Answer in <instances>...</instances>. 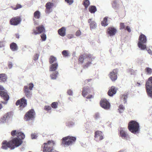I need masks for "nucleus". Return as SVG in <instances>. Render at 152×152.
I'll return each mask as SVG.
<instances>
[{
	"label": "nucleus",
	"mask_w": 152,
	"mask_h": 152,
	"mask_svg": "<svg viewBox=\"0 0 152 152\" xmlns=\"http://www.w3.org/2000/svg\"><path fill=\"white\" fill-rule=\"evenodd\" d=\"M22 142L23 141L22 140H18L17 138H15L8 142L6 141H4L2 143L1 148L6 150L8 148H10L11 150H13L15 147H18L20 145Z\"/></svg>",
	"instance_id": "obj_1"
},
{
	"label": "nucleus",
	"mask_w": 152,
	"mask_h": 152,
	"mask_svg": "<svg viewBox=\"0 0 152 152\" xmlns=\"http://www.w3.org/2000/svg\"><path fill=\"white\" fill-rule=\"evenodd\" d=\"M95 57L90 54H84L80 56L79 58V61L81 64L88 61L84 66V67H88L91 64V61L95 59Z\"/></svg>",
	"instance_id": "obj_2"
},
{
	"label": "nucleus",
	"mask_w": 152,
	"mask_h": 152,
	"mask_svg": "<svg viewBox=\"0 0 152 152\" xmlns=\"http://www.w3.org/2000/svg\"><path fill=\"white\" fill-rule=\"evenodd\" d=\"M55 144V142L52 140L48 141L47 143H45L42 145L44 152H55L56 151L53 148Z\"/></svg>",
	"instance_id": "obj_3"
},
{
	"label": "nucleus",
	"mask_w": 152,
	"mask_h": 152,
	"mask_svg": "<svg viewBox=\"0 0 152 152\" xmlns=\"http://www.w3.org/2000/svg\"><path fill=\"white\" fill-rule=\"evenodd\" d=\"M76 140L75 137L68 136L62 139V145L65 147L72 145Z\"/></svg>",
	"instance_id": "obj_4"
},
{
	"label": "nucleus",
	"mask_w": 152,
	"mask_h": 152,
	"mask_svg": "<svg viewBox=\"0 0 152 152\" xmlns=\"http://www.w3.org/2000/svg\"><path fill=\"white\" fill-rule=\"evenodd\" d=\"M34 87V85L32 83L28 84L27 86L24 87L23 91L26 97L30 99L32 96V90Z\"/></svg>",
	"instance_id": "obj_5"
},
{
	"label": "nucleus",
	"mask_w": 152,
	"mask_h": 152,
	"mask_svg": "<svg viewBox=\"0 0 152 152\" xmlns=\"http://www.w3.org/2000/svg\"><path fill=\"white\" fill-rule=\"evenodd\" d=\"M128 129L131 132L135 134L139 131V124L135 121H132L129 124Z\"/></svg>",
	"instance_id": "obj_6"
},
{
	"label": "nucleus",
	"mask_w": 152,
	"mask_h": 152,
	"mask_svg": "<svg viewBox=\"0 0 152 152\" xmlns=\"http://www.w3.org/2000/svg\"><path fill=\"white\" fill-rule=\"evenodd\" d=\"M147 41L146 37L144 34H142L139 37L138 45L139 48L142 50H145L146 48L145 44Z\"/></svg>",
	"instance_id": "obj_7"
},
{
	"label": "nucleus",
	"mask_w": 152,
	"mask_h": 152,
	"mask_svg": "<svg viewBox=\"0 0 152 152\" xmlns=\"http://www.w3.org/2000/svg\"><path fill=\"white\" fill-rule=\"evenodd\" d=\"M146 91L148 96L152 98V76L150 77L145 84Z\"/></svg>",
	"instance_id": "obj_8"
},
{
	"label": "nucleus",
	"mask_w": 152,
	"mask_h": 152,
	"mask_svg": "<svg viewBox=\"0 0 152 152\" xmlns=\"http://www.w3.org/2000/svg\"><path fill=\"white\" fill-rule=\"evenodd\" d=\"M11 135L12 136L16 135L18 140H22L25 137V135L24 134L21 132H19L18 131H16V130L12 131L11 132Z\"/></svg>",
	"instance_id": "obj_9"
},
{
	"label": "nucleus",
	"mask_w": 152,
	"mask_h": 152,
	"mask_svg": "<svg viewBox=\"0 0 152 152\" xmlns=\"http://www.w3.org/2000/svg\"><path fill=\"white\" fill-rule=\"evenodd\" d=\"M35 113L33 109L29 110L25 115V119L26 121L33 120L34 118Z\"/></svg>",
	"instance_id": "obj_10"
},
{
	"label": "nucleus",
	"mask_w": 152,
	"mask_h": 152,
	"mask_svg": "<svg viewBox=\"0 0 152 152\" xmlns=\"http://www.w3.org/2000/svg\"><path fill=\"white\" fill-rule=\"evenodd\" d=\"M0 95L2 98L4 99L5 101L2 102V103L4 104H6L7 103V101L9 100V98L7 91H0Z\"/></svg>",
	"instance_id": "obj_11"
},
{
	"label": "nucleus",
	"mask_w": 152,
	"mask_h": 152,
	"mask_svg": "<svg viewBox=\"0 0 152 152\" xmlns=\"http://www.w3.org/2000/svg\"><path fill=\"white\" fill-rule=\"evenodd\" d=\"M100 104L101 107L105 110H109L110 107V104L106 99H102Z\"/></svg>",
	"instance_id": "obj_12"
},
{
	"label": "nucleus",
	"mask_w": 152,
	"mask_h": 152,
	"mask_svg": "<svg viewBox=\"0 0 152 152\" xmlns=\"http://www.w3.org/2000/svg\"><path fill=\"white\" fill-rule=\"evenodd\" d=\"M94 140L96 141L99 142L103 139V134L100 131H97L95 133Z\"/></svg>",
	"instance_id": "obj_13"
},
{
	"label": "nucleus",
	"mask_w": 152,
	"mask_h": 152,
	"mask_svg": "<svg viewBox=\"0 0 152 152\" xmlns=\"http://www.w3.org/2000/svg\"><path fill=\"white\" fill-rule=\"evenodd\" d=\"M118 72V69H115L110 73L109 77L112 81H115L117 80Z\"/></svg>",
	"instance_id": "obj_14"
},
{
	"label": "nucleus",
	"mask_w": 152,
	"mask_h": 152,
	"mask_svg": "<svg viewBox=\"0 0 152 152\" xmlns=\"http://www.w3.org/2000/svg\"><path fill=\"white\" fill-rule=\"evenodd\" d=\"M54 6V4L51 2H47L45 6L46 9L45 10V12L46 13L49 14L52 12V8Z\"/></svg>",
	"instance_id": "obj_15"
},
{
	"label": "nucleus",
	"mask_w": 152,
	"mask_h": 152,
	"mask_svg": "<svg viewBox=\"0 0 152 152\" xmlns=\"http://www.w3.org/2000/svg\"><path fill=\"white\" fill-rule=\"evenodd\" d=\"M21 21V18L19 17H16L11 19L10 23L11 25L16 26L19 24Z\"/></svg>",
	"instance_id": "obj_16"
},
{
	"label": "nucleus",
	"mask_w": 152,
	"mask_h": 152,
	"mask_svg": "<svg viewBox=\"0 0 152 152\" xmlns=\"http://www.w3.org/2000/svg\"><path fill=\"white\" fill-rule=\"evenodd\" d=\"M16 105H20L21 107H24L27 105V100L24 97L23 98L20 100L17 101L16 103Z\"/></svg>",
	"instance_id": "obj_17"
},
{
	"label": "nucleus",
	"mask_w": 152,
	"mask_h": 152,
	"mask_svg": "<svg viewBox=\"0 0 152 152\" xmlns=\"http://www.w3.org/2000/svg\"><path fill=\"white\" fill-rule=\"evenodd\" d=\"M36 28L37 31L35 29H34L33 30V32L32 34H34L37 35L45 31V28L44 26L42 25L39 27H36Z\"/></svg>",
	"instance_id": "obj_18"
},
{
	"label": "nucleus",
	"mask_w": 152,
	"mask_h": 152,
	"mask_svg": "<svg viewBox=\"0 0 152 152\" xmlns=\"http://www.w3.org/2000/svg\"><path fill=\"white\" fill-rule=\"evenodd\" d=\"M11 116V113H8L2 117L0 120V123H4L6 122V121L9 119Z\"/></svg>",
	"instance_id": "obj_19"
},
{
	"label": "nucleus",
	"mask_w": 152,
	"mask_h": 152,
	"mask_svg": "<svg viewBox=\"0 0 152 152\" xmlns=\"http://www.w3.org/2000/svg\"><path fill=\"white\" fill-rule=\"evenodd\" d=\"M108 34L110 36L115 35L117 32V30L113 27H109L107 30Z\"/></svg>",
	"instance_id": "obj_20"
},
{
	"label": "nucleus",
	"mask_w": 152,
	"mask_h": 152,
	"mask_svg": "<svg viewBox=\"0 0 152 152\" xmlns=\"http://www.w3.org/2000/svg\"><path fill=\"white\" fill-rule=\"evenodd\" d=\"M120 136L124 139H127L128 137V135L126 132L123 129L121 130L120 132Z\"/></svg>",
	"instance_id": "obj_21"
},
{
	"label": "nucleus",
	"mask_w": 152,
	"mask_h": 152,
	"mask_svg": "<svg viewBox=\"0 0 152 152\" xmlns=\"http://www.w3.org/2000/svg\"><path fill=\"white\" fill-rule=\"evenodd\" d=\"M88 22L90 23V26L91 29H95L96 26V24L94 21H92L91 19H89L88 20Z\"/></svg>",
	"instance_id": "obj_22"
},
{
	"label": "nucleus",
	"mask_w": 152,
	"mask_h": 152,
	"mask_svg": "<svg viewBox=\"0 0 152 152\" xmlns=\"http://www.w3.org/2000/svg\"><path fill=\"white\" fill-rule=\"evenodd\" d=\"M116 92V90L115 87L113 86L111 87V88L109 89L108 92V95L110 96H112L113 95L115 94Z\"/></svg>",
	"instance_id": "obj_23"
},
{
	"label": "nucleus",
	"mask_w": 152,
	"mask_h": 152,
	"mask_svg": "<svg viewBox=\"0 0 152 152\" xmlns=\"http://www.w3.org/2000/svg\"><path fill=\"white\" fill-rule=\"evenodd\" d=\"M116 92V90L115 87L113 86L111 87V88L109 89L108 92V95L110 96H112L113 95L115 94Z\"/></svg>",
	"instance_id": "obj_24"
},
{
	"label": "nucleus",
	"mask_w": 152,
	"mask_h": 152,
	"mask_svg": "<svg viewBox=\"0 0 152 152\" xmlns=\"http://www.w3.org/2000/svg\"><path fill=\"white\" fill-rule=\"evenodd\" d=\"M66 29L65 27H62L58 29V34L61 36L64 37L66 34Z\"/></svg>",
	"instance_id": "obj_25"
},
{
	"label": "nucleus",
	"mask_w": 152,
	"mask_h": 152,
	"mask_svg": "<svg viewBox=\"0 0 152 152\" xmlns=\"http://www.w3.org/2000/svg\"><path fill=\"white\" fill-rule=\"evenodd\" d=\"M90 91L89 88L88 87H84L83 88L82 94L83 96L85 97Z\"/></svg>",
	"instance_id": "obj_26"
},
{
	"label": "nucleus",
	"mask_w": 152,
	"mask_h": 152,
	"mask_svg": "<svg viewBox=\"0 0 152 152\" xmlns=\"http://www.w3.org/2000/svg\"><path fill=\"white\" fill-rule=\"evenodd\" d=\"M58 64L57 62L52 64L50 67V71H55L58 68Z\"/></svg>",
	"instance_id": "obj_27"
},
{
	"label": "nucleus",
	"mask_w": 152,
	"mask_h": 152,
	"mask_svg": "<svg viewBox=\"0 0 152 152\" xmlns=\"http://www.w3.org/2000/svg\"><path fill=\"white\" fill-rule=\"evenodd\" d=\"M10 48L12 51H16L18 49V47L16 43L13 42L10 45Z\"/></svg>",
	"instance_id": "obj_28"
},
{
	"label": "nucleus",
	"mask_w": 152,
	"mask_h": 152,
	"mask_svg": "<svg viewBox=\"0 0 152 152\" xmlns=\"http://www.w3.org/2000/svg\"><path fill=\"white\" fill-rule=\"evenodd\" d=\"M7 77L4 74H0V82H5L7 81Z\"/></svg>",
	"instance_id": "obj_29"
},
{
	"label": "nucleus",
	"mask_w": 152,
	"mask_h": 152,
	"mask_svg": "<svg viewBox=\"0 0 152 152\" xmlns=\"http://www.w3.org/2000/svg\"><path fill=\"white\" fill-rule=\"evenodd\" d=\"M118 0H114L113 1L112 4V7L115 10L117 9L118 7Z\"/></svg>",
	"instance_id": "obj_30"
},
{
	"label": "nucleus",
	"mask_w": 152,
	"mask_h": 152,
	"mask_svg": "<svg viewBox=\"0 0 152 152\" xmlns=\"http://www.w3.org/2000/svg\"><path fill=\"white\" fill-rule=\"evenodd\" d=\"M89 10L91 13H94L96 11V8L94 6H91L89 8Z\"/></svg>",
	"instance_id": "obj_31"
},
{
	"label": "nucleus",
	"mask_w": 152,
	"mask_h": 152,
	"mask_svg": "<svg viewBox=\"0 0 152 152\" xmlns=\"http://www.w3.org/2000/svg\"><path fill=\"white\" fill-rule=\"evenodd\" d=\"M58 74V73L57 71H55L53 72L50 75L51 79L55 80L56 78L57 75Z\"/></svg>",
	"instance_id": "obj_32"
},
{
	"label": "nucleus",
	"mask_w": 152,
	"mask_h": 152,
	"mask_svg": "<svg viewBox=\"0 0 152 152\" xmlns=\"http://www.w3.org/2000/svg\"><path fill=\"white\" fill-rule=\"evenodd\" d=\"M57 59L55 57L53 56H51L49 58V62L51 64L53 63H55L56 62Z\"/></svg>",
	"instance_id": "obj_33"
},
{
	"label": "nucleus",
	"mask_w": 152,
	"mask_h": 152,
	"mask_svg": "<svg viewBox=\"0 0 152 152\" xmlns=\"http://www.w3.org/2000/svg\"><path fill=\"white\" fill-rule=\"evenodd\" d=\"M34 17L37 19H39L40 16V13L39 11H36L34 14Z\"/></svg>",
	"instance_id": "obj_34"
},
{
	"label": "nucleus",
	"mask_w": 152,
	"mask_h": 152,
	"mask_svg": "<svg viewBox=\"0 0 152 152\" xmlns=\"http://www.w3.org/2000/svg\"><path fill=\"white\" fill-rule=\"evenodd\" d=\"M101 24L102 26L105 27L108 25L107 17H105L104 18L103 20L102 21Z\"/></svg>",
	"instance_id": "obj_35"
},
{
	"label": "nucleus",
	"mask_w": 152,
	"mask_h": 152,
	"mask_svg": "<svg viewBox=\"0 0 152 152\" xmlns=\"http://www.w3.org/2000/svg\"><path fill=\"white\" fill-rule=\"evenodd\" d=\"M83 4L85 7V8L87 9L90 4V2L88 0H85L83 1Z\"/></svg>",
	"instance_id": "obj_36"
},
{
	"label": "nucleus",
	"mask_w": 152,
	"mask_h": 152,
	"mask_svg": "<svg viewBox=\"0 0 152 152\" xmlns=\"http://www.w3.org/2000/svg\"><path fill=\"white\" fill-rule=\"evenodd\" d=\"M75 122L72 121H69L66 122V126L69 127H72L74 125Z\"/></svg>",
	"instance_id": "obj_37"
},
{
	"label": "nucleus",
	"mask_w": 152,
	"mask_h": 152,
	"mask_svg": "<svg viewBox=\"0 0 152 152\" xmlns=\"http://www.w3.org/2000/svg\"><path fill=\"white\" fill-rule=\"evenodd\" d=\"M69 51L67 50H64L62 52V55L64 57H68L69 56Z\"/></svg>",
	"instance_id": "obj_38"
},
{
	"label": "nucleus",
	"mask_w": 152,
	"mask_h": 152,
	"mask_svg": "<svg viewBox=\"0 0 152 152\" xmlns=\"http://www.w3.org/2000/svg\"><path fill=\"white\" fill-rule=\"evenodd\" d=\"M120 113H123L125 110L124 106L122 104H120L119 107L118 109Z\"/></svg>",
	"instance_id": "obj_39"
},
{
	"label": "nucleus",
	"mask_w": 152,
	"mask_h": 152,
	"mask_svg": "<svg viewBox=\"0 0 152 152\" xmlns=\"http://www.w3.org/2000/svg\"><path fill=\"white\" fill-rule=\"evenodd\" d=\"M58 103L57 102H52L51 105V107L54 109H56L58 107Z\"/></svg>",
	"instance_id": "obj_40"
},
{
	"label": "nucleus",
	"mask_w": 152,
	"mask_h": 152,
	"mask_svg": "<svg viewBox=\"0 0 152 152\" xmlns=\"http://www.w3.org/2000/svg\"><path fill=\"white\" fill-rule=\"evenodd\" d=\"M121 98L124 99V102L125 104L126 102V99L127 98V95L124 94L122 95Z\"/></svg>",
	"instance_id": "obj_41"
},
{
	"label": "nucleus",
	"mask_w": 152,
	"mask_h": 152,
	"mask_svg": "<svg viewBox=\"0 0 152 152\" xmlns=\"http://www.w3.org/2000/svg\"><path fill=\"white\" fill-rule=\"evenodd\" d=\"M145 70L148 74H151L152 72V69L151 68L147 67L146 68Z\"/></svg>",
	"instance_id": "obj_42"
},
{
	"label": "nucleus",
	"mask_w": 152,
	"mask_h": 152,
	"mask_svg": "<svg viewBox=\"0 0 152 152\" xmlns=\"http://www.w3.org/2000/svg\"><path fill=\"white\" fill-rule=\"evenodd\" d=\"M41 37L42 41H45L46 39V35L45 34H43L41 35Z\"/></svg>",
	"instance_id": "obj_43"
},
{
	"label": "nucleus",
	"mask_w": 152,
	"mask_h": 152,
	"mask_svg": "<svg viewBox=\"0 0 152 152\" xmlns=\"http://www.w3.org/2000/svg\"><path fill=\"white\" fill-rule=\"evenodd\" d=\"M67 93L70 96H72L73 95L72 91L70 89L68 90Z\"/></svg>",
	"instance_id": "obj_44"
},
{
	"label": "nucleus",
	"mask_w": 152,
	"mask_h": 152,
	"mask_svg": "<svg viewBox=\"0 0 152 152\" xmlns=\"http://www.w3.org/2000/svg\"><path fill=\"white\" fill-rule=\"evenodd\" d=\"M94 117L95 119H99L100 118L99 113H96L95 114Z\"/></svg>",
	"instance_id": "obj_45"
},
{
	"label": "nucleus",
	"mask_w": 152,
	"mask_h": 152,
	"mask_svg": "<svg viewBox=\"0 0 152 152\" xmlns=\"http://www.w3.org/2000/svg\"><path fill=\"white\" fill-rule=\"evenodd\" d=\"M13 66V64L11 62L9 61L8 62V68L9 69H11Z\"/></svg>",
	"instance_id": "obj_46"
},
{
	"label": "nucleus",
	"mask_w": 152,
	"mask_h": 152,
	"mask_svg": "<svg viewBox=\"0 0 152 152\" xmlns=\"http://www.w3.org/2000/svg\"><path fill=\"white\" fill-rule=\"evenodd\" d=\"M44 109L45 110L49 111L51 109V107L50 106H45Z\"/></svg>",
	"instance_id": "obj_47"
},
{
	"label": "nucleus",
	"mask_w": 152,
	"mask_h": 152,
	"mask_svg": "<svg viewBox=\"0 0 152 152\" xmlns=\"http://www.w3.org/2000/svg\"><path fill=\"white\" fill-rule=\"evenodd\" d=\"M125 26L124 23H120V29H123L125 28Z\"/></svg>",
	"instance_id": "obj_48"
},
{
	"label": "nucleus",
	"mask_w": 152,
	"mask_h": 152,
	"mask_svg": "<svg viewBox=\"0 0 152 152\" xmlns=\"http://www.w3.org/2000/svg\"><path fill=\"white\" fill-rule=\"evenodd\" d=\"M65 1L69 5L72 4L74 2L73 0H65Z\"/></svg>",
	"instance_id": "obj_49"
},
{
	"label": "nucleus",
	"mask_w": 152,
	"mask_h": 152,
	"mask_svg": "<svg viewBox=\"0 0 152 152\" xmlns=\"http://www.w3.org/2000/svg\"><path fill=\"white\" fill-rule=\"evenodd\" d=\"M39 55L38 54H36L34 56V59L35 61H37L39 58Z\"/></svg>",
	"instance_id": "obj_50"
},
{
	"label": "nucleus",
	"mask_w": 152,
	"mask_h": 152,
	"mask_svg": "<svg viewBox=\"0 0 152 152\" xmlns=\"http://www.w3.org/2000/svg\"><path fill=\"white\" fill-rule=\"evenodd\" d=\"M22 7V6L20 4H18L17 5L16 7H13V9L14 10H16L18 9L21 8Z\"/></svg>",
	"instance_id": "obj_51"
},
{
	"label": "nucleus",
	"mask_w": 152,
	"mask_h": 152,
	"mask_svg": "<svg viewBox=\"0 0 152 152\" xmlns=\"http://www.w3.org/2000/svg\"><path fill=\"white\" fill-rule=\"evenodd\" d=\"M81 34V32L80 30H77L76 33V35L77 36H79Z\"/></svg>",
	"instance_id": "obj_52"
},
{
	"label": "nucleus",
	"mask_w": 152,
	"mask_h": 152,
	"mask_svg": "<svg viewBox=\"0 0 152 152\" xmlns=\"http://www.w3.org/2000/svg\"><path fill=\"white\" fill-rule=\"evenodd\" d=\"M37 137V136L36 134H31V138L32 139H36Z\"/></svg>",
	"instance_id": "obj_53"
},
{
	"label": "nucleus",
	"mask_w": 152,
	"mask_h": 152,
	"mask_svg": "<svg viewBox=\"0 0 152 152\" xmlns=\"http://www.w3.org/2000/svg\"><path fill=\"white\" fill-rule=\"evenodd\" d=\"M125 29L126 30L129 32H131V29L130 27L128 26H126Z\"/></svg>",
	"instance_id": "obj_54"
},
{
	"label": "nucleus",
	"mask_w": 152,
	"mask_h": 152,
	"mask_svg": "<svg viewBox=\"0 0 152 152\" xmlns=\"http://www.w3.org/2000/svg\"><path fill=\"white\" fill-rule=\"evenodd\" d=\"M4 44L3 42H0V48L4 47Z\"/></svg>",
	"instance_id": "obj_55"
},
{
	"label": "nucleus",
	"mask_w": 152,
	"mask_h": 152,
	"mask_svg": "<svg viewBox=\"0 0 152 152\" xmlns=\"http://www.w3.org/2000/svg\"><path fill=\"white\" fill-rule=\"evenodd\" d=\"M33 20L34 21V25L35 26H37L38 24V22L37 21H36L34 19H33Z\"/></svg>",
	"instance_id": "obj_56"
},
{
	"label": "nucleus",
	"mask_w": 152,
	"mask_h": 152,
	"mask_svg": "<svg viewBox=\"0 0 152 152\" xmlns=\"http://www.w3.org/2000/svg\"><path fill=\"white\" fill-rule=\"evenodd\" d=\"M0 91H4L5 90L4 89V88L1 85H0Z\"/></svg>",
	"instance_id": "obj_57"
},
{
	"label": "nucleus",
	"mask_w": 152,
	"mask_h": 152,
	"mask_svg": "<svg viewBox=\"0 0 152 152\" xmlns=\"http://www.w3.org/2000/svg\"><path fill=\"white\" fill-rule=\"evenodd\" d=\"M93 98V96L91 95H90L88 96L86 98L87 99H91Z\"/></svg>",
	"instance_id": "obj_58"
},
{
	"label": "nucleus",
	"mask_w": 152,
	"mask_h": 152,
	"mask_svg": "<svg viewBox=\"0 0 152 152\" xmlns=\"http://www.w3.org/2000/svg\"><path fill=\"white\" fill-rule=\"evenodd\" d=\"M148 53L151 55H152V52L151 50L149 49L148 50Z\"/></svg>",
	"instance_id": "obj_59"
},
{
	"label": "nucleus",
	"mask_w": 152,
	"mask_h": 152,
	"mask_svg": "<svg viewBox=\"0 0 152 152\" xmlns=\"http://www.w3.org/2000/svg\"><path fill=\"white\" fill-rule=\"evenodd\" d=\"M16 37L18 39L19 38V35L18 34H16Z\"/></svg>",
	"instance_id": "obj_60"
},
{
	"label": "nucleus",
	"mask_w": 152,
	"mask_h": 152,
	"mask_svg": "<svg viewBox=\"0 0 152 152\" xmlns=\"http://www.w3.org/2000/svg\"><path fill=\"white\" fill-rule=\"evenodd\" d=\"M91 80V79H89L88 80H85V81H86V82H90Z\"/></svg>",
	"instance_id": "obj_61"
},
{
	"label": "nucleus",
	"mask_w": 152,
	"mask_h": 152,
	"mask_svg": "<svg viewBox=\"0 0 152 152\" xmlns=\"http://www.w3.org/2000/svg\"><path fill=\"white\" fill-rule=\"evenodd\" d=\"M137 84L138 85L137 86H140L141 85V84L137 82Z\"/></svg>",
	"instance_id": "obj_62"
},
{
	"label": "nucleus",
	"mask_w": 152,
	"mask_h": 152,
	"mask_svg": "<svg viewBox=\"0 0 152 152\" xmlns=\"http://www.w3.org/2000/svg\"><path fill=\"white\" fill-rule=\"evenodd\" d=\"M83 112H86V109H83Z\"/></svg>",
	"instance_id": "obj_63"
},
{
	"label": "nucleus",
	"mask_w": 152,
	"mask_h": 152,
	"mask_svg": "<svg viewBox=\"0 0 152 152\" xmlns=\"http://www.w3.org/2000/svg\"><path fill=\"white\" fill-rule=\"evenodd\" d=\"M2 108V106L1 104H0V109Z\"/></svg>",
	"instance_id": "obj_64"
}]
</instances>
